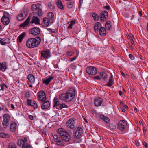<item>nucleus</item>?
I'll return each instance as SVG.
<instances>
[{
	"mask_svg": "<svg viewBox=\"0 0 148 148\" xmlns=\"http://www.w3.org/2000/svg\"><path fill=\"white\" fill-rule=\"evenodd\" d=\"M75 90L73 88H70L65 93L59 95L60 100L65 102H69L72 101L75 97Z\"/></svg>",
	"mask_w": 148,
	"mask_h": 148,
	"instance_id": "f257e3e1",
	"label": "nucleus"
},
{
	"mask_svg": "<svg viewBox=\"0 0 148 148\" xmlns=\"http://www.w3.org/2000/svg\"><path fill=\"white\" fill-rule=\"evenodd\" d=\"M41 39L39 36L28 39L26 42V47L28 48L32 49L38 47L40 44Z\"/></svg>",
	"mask_w": 148,
	"mask_h": 148,
	"instance_id": "f03ea898",
	"label": "nucleus"
},
{
	"mask_svg": "<svg viewBox=\"0 0 148 148\" xmlns=\"http://www.w3.org/2000/svg\"><path fill=\"white\" fill-rule=\"evenodd\" d=\"M57 132L61 136L62 139L65 142L69 141L71 138V136L68 132L64 129L60 128L57 130Z\"/></svg>",
	"mask_w": 148,
	"mask_h": 148,
	"instance_id": "7ed1b4c3",
	"label": "nucleus"
},
{
	"mask_svg": "<svg viewBox=\"0 0 148 148\" xmlns=\"http://www.w3.org/2000/svg\"><path fill=\"white\" fill-rule=\"evenodd\" d=\"M40 4L39 3L33 4L32 5L31 9L34 12V15H36V14H37L38 16H40L42 15L43 13L41 9L40 8Z\"/></svg>",
	"mask_w": 148,
	"mask_h": 148,
	"instance_id": "20e7f679",
	"label": "nucleus"
},
{
	"mask_svg": "<svg viewBox=\"0 0 148 148\" xmlns=\"http://www.w3.org/2000/svg\"><path fill=\"white\" fill-rule=\"evenodd\" d=\"M100 117L106 123V125L110 128V130H113L116 129V126L115 125L110 123H108L110 120L108 117L103 115H101Z\"/></svg>",
	"mask_w": 148,
	"mask_h": 148,
	"instance_id": "39448f33",
	"label": "nucleus"
},
{
	"mask_svg": "<svg viewBox=\"0 0 148 148\" xmlns=\"http://www.w3.org/2000/svg\"><path fill=\"white\" fill-rule=\"evenodd\" d=\"M10 119V116L8 114H5L3 116L2 124L4 129H6L9 127Z\"/></svg>",
	"mask_w": 148,
	"mask_h": 148,
	"instance_id": "423d86ee",
	"label": "nucleus"
},
{
	"mask_svg": "<svg viewBox=\"0 0 148 148\" xmlns=\"http://www.w3.org/2000/svg\"><path fill=\"white\" fill-rule=\"evenodd\" d=\"M40 54V58L43 60L47 59L51 56V51L48 49L42 51Z\"/></svg>",
	"mask_w": 148,
	"mask_h": 148,
	"instance_id": "0eeeda50",
	"label": "nucleus"
},
{
	"mask_svg": "<svg viewBox=\"0 0 148 148\" xmlns=\"http://www.w3.org/2000/svg\"><path fill=\"white\" fill-rule=\"evenodd\" d=\"M127 127L126 122L124 120L120 121L118 123V128L121 131L123 132L126 131Z\"/></svg>",
	"mask_w": 148,
	"mask_h": 148,
	"instance_id": "6e6552de",
	"label": "nucleus"
},
{
	"mask_svg": "<svg viewBox=\"0 0 148 148\" xmlns=\"http://www.w3.org/2000/svg\"><path fill=\"white\" fill-rule=\"evenodd\" d=\"M86 71L88 74L91 75H94L97 73V70L95 67L90 66L87 67Z\"/></svg>",
	"mask_w": 148,
	"mask_h": 148,
	"instance_id": "1a4fd4ad",
	"label": "nucleus"
},
{
	"mask_svg": "<svg viewBox=\"0 0 148 148\" xmlns=\"http://www.w3.org/2000/svg\"><path fill=\"white\" fill-rule=\"evenodd\" d=\"M37 98L38 100L41 102H43L46 99V96L45 92L42 90L40 91L38 94Z\"/></svg>",
	"mask_w": 148,
	"mask_h": 148,
	"instance_id": "9d476101",
	"label": "nucleus"
},
{
	"mask_svg": "<svg viewBox=\"0 0 148 148\" xmlns=\"http://www.w3.org/2000/svg\"><path fill=\"white\" fill-rule=\"evenodd\" d=\"M100 20L101 21H105L108 19V12L105 10L102 11L99 15Z\"/></svg>",
	"mask_w": 148,
	"mask_h": 148,
	"instance_id": "9b49d317",
	"label": "nucleus"
},
{
	"mask_svg": "<svg viewBox=\"0 0 148 148\" xmlns=\"http://www.w3.org/2000/svg\"><path fill=\"white\" fill-rule=\"evenodd\" d=\"M75 121L73 119H70L66 122L67 127L71 129H73L75 128Z\"/></svg>",
	"mask_w": 148,
	"mask_h": 148,
	"instance_id": "f8f14e48",
	"label": "nucleus"
},
{
	"mask_svg": "<svg viewBox=\"0 0 148 148\" xmlns=\"http://www.w3.org/2000/svg\"><path fill=\"white\" fill-rule=\"evenodd\" d=\"M29 34L34 36L38 35L40 33V31L39 29L37 27L32 28L29 31Z\"/></svg>",
	"mask_w": 148,
	"mask_h": 148,
	"instance_id": "ddd939ff",
	"label": "nucleus"
},
{
	"mask_svg": "<svg viewBox=\"0 0 148 148\" xmlns=\"http://www.w3.org/2000/svg\"><path fill=\"white\" fill-rule=\"evenodd\" d=\"M1 20L3 24L6 25L8 24L10 22V20L9 17L8 16H6L4 14L3 17L1 18Z\"/></svg>",
	"mask_w": 148,
	"mask_h": 148,
	"instance_id": "4468645a",
	"label": "nucleus"
},
{
	"mask_svg": "<svg viewBox=\"0 0 148 148\" xmlns=\"http://www.w3.org/2000/svg\"><path fill=\"white\" fill-rule=\"evenodd\" d=\"M82 134V128L78 127L75 133L74 137L77 138L80 136Z\"/></svg>",
	"mask_w": 148,
	"mask_h": 148,
	"instance_id": "2eb2a0df",
	"label": "nucleus"
},
{
	"mask_svg": "<svg viewBox=\"0 0 148 148\" xmlns=\"http://www.w3.org/2000/svg\"><path fill=\"white\" fill-rule=\"evenodd\" d=\"M103 102V100L100 97L96 98L94 100L95 105L96 106H99L101 105Z\"/></svg>",
	"mask_w": 148,
	"mask_h": 148,
	"instance_id": "dca6fc26",
	"label": "nucleus"
},
{
	"mask_svg": "<svg viewBox=\"0 0 148 148\" xmlns=\"http://www.w3.org/2000/svg\"><path fill=\"white\" fill-rule=\"evenodd\" d=\"M41 106V108L43 110H45L48 108L50 106V105L49 101H45Z\"/></svg>",
	"mask_w": 148,
	"mask_h": 148,
	"instance_id": "f3484780",
	"label": "nucleus"
},
{
	"mask_svg": "<svg viewBox=\"0 0 148 148\" xmlns=\"http://www.w3.org/2000/svg\"><path fill=\"white\" fill-rule=\"evenodd\" d=\"M27 138L26 137L23 138L21 140H18L17 145L18 146H21L22 145H24V144L27 142Z\"/></svg>",
	"mask_w": 148,
	"mask_h": 148,
	"instance_id": "a211bd4d",
	"label": "nucleus"
},
{
	"mask_svg": "<svg viewBox=\"0 0 148 148\" xmlns=\"http://www.w3.org/2000/svg\"><path fill=\"white\" fill-rule=\"evenodd\" d=\"M53 138L55 141L56 142L58 145H62V140L57 135H55L53 136Z\"/></svg>",
	"mask_w": 148,
	"mask_h": 148,
	"instance_id": "6ab92c4d",
	"label": "nucleus"
},
{
	"mask_svg": "<svg viewBox=\"0 0 148 148\" xmlns=\"http://www.w3.org/2000/svg\"><path fill=\"white\" fill-rule=\"evenodd\" d=\"M30 22L32 23H34L36 25H40V20L37 16H33Z\"/></svg>",
	"mask_w": 148,
	"mask_h": 148,
	"instance_id": "aec40b11",
	"label": "nucleus"
},
{
	"mask_svg": "<svg viewBox=\"0 0 148 148\" xmlns=\"http://www.w3.org/2000/svg\"><path fill=\"white\" fill-rule=\"evenodd\" d=\"M26 15L24 12H22L17 16V19L19 21H21L23 20L26 17Z\"/></svg>",
	"mask_w": 148,
	"mask_h": 148,
	"instance_id": "412c9836",
	"label": "nucleus"
},
{
	"mask_svg": "<svg viewBox=\"0 0 148 148\" xmlns=\"http://www.w3.org/2000/svg\"><path fill=\"white\" fill-rule=\"evenodd\" d=\"M48 20H49V22L50 24H51L53 21L54 14L52 12H49L48 13Z\"/></svg>",
	"mask_w": 148,
	"mask_h": 148,
	"instance_id": "4be33fe9",
	"label": "nucleus"
},
{
	"mask_svg": "<svg viewBox=\"0 0 148 148\" xmlns=\"http://www.w3.org/2000/svg\"><path fill=\"white\" fill-rule=\"evenodd\" d=\"M101 27V23L99 22H96L95 23L94 26V28L96 32H98L99 29Z\"/></svg>",
	"mask_w": 148,
	"mask_h": 148,
	"instance_id": "5701e85b",
	"label": "nucleus"
},
{
	"mask_svg": "<svg viewBox=\"0 0 148 148\" xmlns=\"http://www.w3.org/2000/svg\"><path fill=\"white\" fill-rule=\"evenodd\" d=\"M60 98H56L54 99L53 101V106L55 107L57 106H59L60 102Z\"/></svg>",
	"mask_w": 148,
	"mask_h": 148,
	"instance_id": "b1692460",
	"label": "nucleus"
},
{
	"mask_svg": "<svg viewBox=\"0 0 148 148\" xmlns=\"http://www.w3.org/2000/svg\"><path fill=\"white\" fill-rule=\"evenodd\" d=\"M7 69L6 64L5 62H3L2 63H0V70L3 72L5 71Z\"/></svg>",
	"mask_w": 148,
	"mask_h": 148,
	"instance_id": "393cba45",
	"label": "nucleus"
},
{
	"mask_svg": "<svg viewBox=\"0 0 148 148\" xmlns=\"http://www.w3.org/2000/svg\"><path fill=\"white\" fill-rule=\"evenodd\" d=\"M114 84V79L112 75L109 79L108 82L107 84V85L109 87H110Z\"/></svg>",
	"mask_w": 148,
	"mask_h": 148,
	"instance_id": "a878e982",
	"label": "nucleus"
},
{
	"mask_svg": "<svg viewBox=\"0 0 148 148\" xmlns=\"http://www.w3.org/2000/svg\"><path fill=\"white\" fill-rule=\"evenodd\" d=\"M58 7L62 10H64V7L62 3L60 0H57L56 2Z\"/></svg>",
	"mask_w": 148,
	"mask_h": 148,
	"instance_id": "bb28decb",
	"label": "nucleus"
},
{
	"mask_svg": "<svg viewBox=\"0 0 148 148\" xmlns=\"http://www.w3.org/2000/svg\"><path fill=\"white\" fill-rule=\"evenodd\" d=\"M16 124L14 122L12 123L10 125V129L12 132H14L16 130Z\"/></svg>",
	"mask_w": 148,
	"mask_h": 148,
	"instance_id": "cd10ccee",
	"label": "nucleus"
},
{
	"mask_svg": "<svg viewBox=\"0 0 148 148\" xmlns=\"http://www.w3.org/2000/svg\"><path fill=\"white\" fill-rule=\"evenodd\" d=\"M99 34L102 36H104L106 34V31L105 28L103 27H100L99 31Z\"/></svg>",
	"mask_w": 148,
	"mask_h": 148,
	"instance_id": "c85d7f7f",
	"label": "nucleus"
},
{
	"mask_svg": "<svg viewBox=\"0 0 148 148\" xmlns=\"http://www.w3.org/2000/svg\"><path fill=\"white\" fill-rule=\"evenodd\" d=\"M27 79L31 83H33L35 82V77L32 74H29L27 76Z\"/></svg>",
	"mask_w": 148,
	"mask_h": 148,
	"instance_id": "c756f323",
	"label": "nucleus"
},
{
	"mask_svg": "<svg viewBox=\"0 0 148 148\" xmlns=\"http://www.w3.org/2000/svg\"><path fill=\"white\" fill-rule=\"evenodd\" d=\"M30 21V18L29 17H28L25 21L20 25V27H23L27 26L29 23Z\"/></svg>",
	"mask_w": 148,
	"mask_h": 148,
	"instance_id": "7c9ffc66",
	"label": "nucleus"
},
{
	"mask_svg": "<svg viewBox=\"0 0 148 148\" xmlns=\"http://www.w3.org/2000/svg\"><path fill=\"white\" fill-rule=\"evenodd\" d=\"M53 78L52 77H50L48 78L45 79L43 80V83L45 84L46 85H47L49 84V82H50L52 79H53Z\"/></svg>",
	"mask_w": 148,
	"mask_h": 148,
	"instance_id": "2f4dec72",
	"label": "nucleus"
},
{
	"mask_svg": "<svg viewBox=\"0 0 148 148\" xmlns=\"http://www.w3.org/2000/svg\"><path fill=\"white\" fill-rule=\"evenodd\" d=\"M26 35L25 32L21 34L18 37L17 40L20 42H21L23 39L25 37Z\"/></svg>",
	"mask_w": 148,
	"mask_h": 148,
	"instance_id": "473e14b6",
	"label": "nucleus"
},
{
	"mask_svg": "<svg viewBox=\"0 0 148 148\" xmlns=\"http://www.w3.org/2000/svg\"><path fill=\"white\" fill-rule=\"evenodd\" d=\"M105 27L106 29L108 30H110L111 28L110 25V21H108L105 24Z\"/></svg>",
	"mask_w": 148,
	"mask_h": 148,
	"instance_id": "72a5a7b5",
	"label": "nucleus"
},
{
	"mask_svg": "<svg viewBox=\"0 0 148 148\" xmlns=\"http://www.w3.org/2000/svg\"><path fill=\"white\" fill-rule=\"evenodd\" d=\"M43 22L44 25L47 27L49 25V20L46 17H44L43 19Z\"/></svg>",
	"mask_w": 148,
	"mask_h": 148,
	"instance_id": "f704fd0d",
	"label": "nucleus"
},
{
	"mask_svg": "<svg viewBox=\"0 0 148 148\" xmlns=\"http://www.w3.org/2000/svg\"><path fill=\"white\" fill-rule=\"evenodd\" d=\"M100 75L101 77V79L103 80L106 79L107 78V74L103 72H101Z\"/></svg>",
	"mask_w": 148,
	"mask_h": 148,
	"instance_id": "c9c22d12",
	"label": "nucleus"
},
{
	"mask_svg": "<svg viewBox=\"0 0 148 148\" xmlns=\"http://www.w3.org/2000/svg\"><path fill=\"white\" fill-rule=\"evenodd\" d=\"M92 16L93 17V19L95 21H97L99 19V16L96 13L94 12L92 13Z\"/></svg>",
	"mask_w": 148,
	"mask_h": 148,
	"instance_id": "e433bc0d",
	"label": "nucleus"
},
{
	"mask_svg": "<svg viewBox=\"0 0 148 148\" xmlns=\"http://www.w3.org/2000/svg\"><path fill=\"white\" fill-rule=\"evenodd\" d=\"M73 5V2L71 1H69L67 3V7L69 9L72 8Z\"/></svg>",
	"mask_w": 148,
	"mask_h": 148,
	"instance_id": "4c0bfd02",
	"label": "nucleus"
},
{
	"mask_svg": "<svg viewBox=\"0 0 148 148\" xmlns=\"http://www.w3.org/2000/svg\"><path fill=\"white\" fill-rule=\"evenodd\" d=\"M32 104L31 106L34 107V109L37 108L38 107V106L37 104V103L35 101H32Z\"/></svg>",
	"mask_w": 148,
	"mask_h": 148,
	"instance_id": "58836bf2",
	"label": "nucleus"
},
{
	"mask_svg": "<svg viewBox=\"0 0 148 148\" xmlns=\"http://www.w3.org/2000/svg\"><path fill=\"white\" fill-rule=\"evenodd\" d=\"M8 148H16V146L15 144L11 143L9 144Z\"/></svg>",
	"mask_w": 148,
	"mask_h": 148,
	"instance_id": "ea45409f",
	"label": "nucleus"
},
{
	"mask_svg": "<svg viewBox=\"0 0 148 148\" xmlns=\"http://www.w3.org/2000/svg\"><path fill=\"white\" fill-rule=\"evenodd\" d=\"M59 109H62L63 108H66L68 107V106L64 103L60 104L59 106Z\"/></svg>",
	"mask_w": 148,
	"mask_h": 148,
	"instance_id": "a19ab883",
	"label": "nucleus"
},
{
	"mask_svg": "<svg viewBox=\"0 0 148 148\" xmlns=\"http://www.w3.org/2000/svg\"><path fill=\"white\" fill-rule=\"evenodd\" d=\"M8 136V135L7 134H5L4 133H0V137L5 138L7 137Z\"/></svg>",
	"mask_w": 148,
	"mask_h": 148,
	"instance_id": "79ce46f5",
	"label": "nucleus"
},
{
	"mask_svg": "<svg viewBox=\"0 0 148 148\" xmlns=\"http://www.w3.org/2000/svg\"><path fill=\"white\" fill-rule=\"evenodd\" d=\"M3 40H4L5 43L6 44H8L10 42V41L9 38H5L3 39Z\"/></svg>",
	"mask_w": 148,
	"mask_h": 148,
	"instance_id": "37998d69",
	"label": "nucleus"
},
{
	"mask_svg": "<svg viewBox=\"0 0 148 148\" xmlns=\"http://www.w3.org/2000/svg\"><path fill=\"white\" fill-rule=\"evenodd\" d=\"M48 7L51 10L54 9V6L50 3H48Z\"/></svg>",
	"mask_w": 148,
	"mask_h": 148,
	"instance_id": "c03bdc74",
	"label": "nucleus"
},
{
	"mask_svg": "<svg viewBox=\"0 0 148 148\" xmlns=\"http://www.w3.org/2000/svg\"><path fill=\"white\" fill-rule=\"evenodd\" d=\"M22 148H31L30 145L29 144H25L23 146Z\"/></svg>",
	"mask_w": 148,
	"mask_h": 148,
	"instance_id": "a18cd8bd",
	"label": "nucleus"
},
{
	"mask_svg": "<svg viewBox=\"0 0 148 148\" xmlns=\"http://www.w3.org/2000/svg\"><path fill=\"white\" fill-rule=\"evenodd\" d=\"M46 29L49 31V33L51 34L52 33H54L55 32V29H52L51 28H47Z\"/></svg>",
	"mask_w": 148,
	"mask_h": 148,
	"instance_id": "49530a36",
	"label": "nucleus"
},
{
	"mask_svg": "<svg viewBox=\"0 0 148 148\" xmlns=\"http://www.w3.org/2000/svg\"><path fill=\"white\" fill-rule=\"evenodd\" d=\"M25 97L27 98H29L30 97V94L29 93V92L28 91H27L25 93Z\"/></svg>",
	"mask_w": 148,
	"mask_h": 148,
	"instance_id": "de8ad7c7",
	"label": "nucleus"
},
{
	"mask_svg": "<svg viewBox=\"0 0 148 148\" xmlns=\"http://www.w3.org/2000/svg\"><path fill=\"white\" fill-rule=\"evenodd\" d=\"M74 54V53L72 51H69L66 53V54L69 56H71Z\"/></svg>",
	"mask_w": 148,
	"mask_h": 148,
	"instance_id": "09e8293b",
	"label": "nucleus"
},
{
	"mask_svg": "<svg viewBox=\"0 0 148 148\" xmlns=\"http://www.w3.org/2000/svg\"><path fill=\"white\" fill-rule=\"evenodd\" d=\"M27 103L28 105L31 106L32 104V101L31 102V101L29 99H27Z\"/></svg>",
	"mask_w": 148,
	"mask_h": 148,
	"instance_id": "8fccbe9b",
	"label": "nucleus"
},
{
	"mask_svg": "<svg viewBox=\"0 0 148 148\" xmlns=\"http://www.w3.org/2000/svg\"><path fill=\"white\" fill-rule=\"evenodd\" d=\"M129 57L132 60H134V57L132 54H129Z\"/></svg>",
	"mask_w": 148,
	"mask_h": 148,
	"instance_id": "3c124183",
	"label": "nucleus"
},
{
	"mask_svg": "<svg viewBox=\"0 0 148 148\" xmlns=\"http://www.w3.org/2000/svg\"><path fill=\"white\" fill-rule=\"evenodd\" d=\"M82 2V1H81V0H79V8H80L81 7Z\"/></svg>",
	"mask_w": 148,
	"mask_h": 148,
	"instance_id": "603ef678",
	"label": "nucleus"
},
{
	"mask_svg": "<svg viewBox=\"0 0 148 148\" xmlns=\"http://www.w3.org/2000/svg\"><path fill=\"white\" fill-rule=\"evenodd\" d=\"M93 78L94 79H97V80H100L101 79V78H100L98 76H95V77H93Z\"/></svg>",
	"mask_w": 148,
	"mask_h": 148,
	"instance_id": "864d4df0",
	"label": "nucleus"
},
{
	"mask_svg": "<svg viewBox=\"0 0 148 148\" xmlns=\"http://www.w3.org/2000/svg\"><path fill=\"white\" fill-rule=\"evenodd\" d=\"M103 8L104 9H106L107 10H109L110 9V7L109 6H106L103 7Z\"/></svg>",
	"mask_w": 148,
	"mask_h": 148,
	"instance_id": "5fc2aeb1",
	"label": "nucleus"
},
{
	"mask_svg": "<svg viewBox=\"0 0 148 148\" xmlns=\"http://www.w3.org/2000/svg\"><path fill=\"white\" fill-rule=\"evenodd\" d=\"M77 58V57L75 56L73 58H71L70 60V61L72 62L73 60H75Z\"/></svg>",
	"mask_w": 148,
	"mask_h": 148,
	"instance_id": "6e6d98bb",
	"label": "nucleus"
},
{
	"mask_svg": "<svg viewBox=\"0 0 148 148\" xmlns=\"http://www.w3.org/2000/svg\"><path fill=\"white\" fill-rule=\"evenodd\" d=\"M1 44L2 45H6V44L5 43L4 40L2 39V40L1 42Z\"/></svg>",
	"mask_w": 148,
	"mask_h": 148,
	"instance_id": "4d7b16f0",
	"label": "nucleus"
},
{
	"mask_svg": "<svg viewBox=\"0 0 148 148\" xmlns=\"http://www.w3.org/2000/svg\"><path fill=\"white\" fill-rule=\"evenodd\" d=\"M143 145H144L145 146V147L146 148L147 147V144L144 141V142H143Z\"/></svg>",
	"mask_w": 148,
	"mask_h": 148,
	"instance_id": "13d9d810",
	"label": "nucleus"
},
{
	"mask_svg": "<svg viewBox=\"0 0 148 148\" xmlns=\"http://www.w3.org/2000/svg\"><path fill=\"white\" fill-rule=\"evenodd\" d=\"M75 20H73L71 21L70 23H71L73 25H74L75 24Z\"/></svg>",
	"mask_w": 148,
	"mask_h": 148,
	"instance_id": "bf43d9fd",
	"label": "nucleus"
},
{
	"mask_svg": "<svg viewBox=\"0 0 148 148\" xmlns=\"http://www.w3.org/2000/svg\"><path fill=\"white\" fill-rule=\"evenodd\" d=\"M1 109H3V110H4V112H7L8 111V109L6 107H5V108H1Z\"/></svg>",
	"mask_w": 148,
	"mask_h": 148,
	"instance_id": "052dcab7",
	"label": "nucleus"
},
{
	"mask_svg": "<svg viewBox=\"0 0 148 148\" xmlns=\"http://www.w3.org/2000/svg\"><path fill=\"white\" fill-rule=\"evenodd\" d=\"M73 25H72L71 23H70L69 25V26L68 27V28H69V29H70V28H72V26H73Z\"/></svg>",
	"mask_w": 148,
	"mask_h": 148,
	"instance_id": "680f3d73",
	"label": "nucleus"
},
{
	"mask_svg": "<svg viewBox=\"0 0 148 148\" xmlns=\"http://www.w3.org/2000/svg\"><path fill=\"white\" fill-rule=\"evenodd\" d=\"M29 117L30 119L31 120H33V116L32 115H30Z\"/></svg>",
	"mask_w": 148,
	"mask_h": 148,
	"instance_id": "e2e57ef3",
	"label": "nucleus"
},
{
	"mask_svg": "<svg viewBox=\"0 0 148 148\" xmlns=\"http://www.w3.org/2000/svg\"><path fill=\"white\" fill-rule=\"evenodd\" d=\"M135 143H136V145L137 146H139V143L137 141H135Z\"/></svg>",
	"mask_w": 148,
	"mask_h": 148,
	"instance_id": "0e129e2a",
	"label": "nucleus"
},
{
	"mask_svg": "<svg viewBox=\"0 0 148 148\" xmlns=\"http://www.w3.org/2000/svg\"><path fill=\"white\" fill-rule=\"evenodd\" d=\"M124 107L125 109L127 110L128 109V107L126 105H124Z\"/></svg>",
	"mask_w": 148,
	"mask_h": 148,
	"instance_id": "69168bd1",
	"label": "nucleus"
},
{
	"mask_svg": "<svg viewBox=\"0 0 148 148\" xmlns=\"http://www.w3.org/2000/svg\"><path fill=\"white\" fill-rule=\"evenodd\" d=\"M119 94L121 96L122 95V92L121 91H120L119 92Z\"/></svg>",
	"mask_w": 148,
	"mask_h": 148,
	"instance_id": "338daca9",
	"label": "nucleus"
},
{
	"mask_svg": "<svg viewBox=\"0 0 148 148\" xmlns=\"http://www.w3.org/2000/svg\"><path fill=\"white\" fill-rule=\"evenodd\" d=\"M11 107L12 108L14 109L15 108V107H14V105L13 104H11Z\"/></svg>",
	"mask_w": 148,
	"mask_h": 148,
	"instance_id": "774afa93",
	"label": "nucleus"
}]
</instances>
